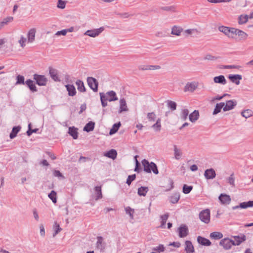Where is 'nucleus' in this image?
I'll list each match as a JSON object with an SVG mask.
<instances>
[{"label": "nucleus", "mask_w": 253, "mask_h": 253, "mask_svg": "<svg viewBox=\"0 0 253 253\" xmlns=\"http://www.w3.org/2000/svg\"><path fill=\"white\" fill-rule=\"evenodd\" d=\"M142 165L145 172L150 173L152 171L156 174L159 173L157 165L154 163H149L147 160L144 159L142 161Z\"/></svg>", "instance_id": "obj_1"}, {"label": "nucleus", "mask_w": 253, "mask_h": 253, "mask_svg": "<svg viewBox=\"0 0 253 253\" xmlns=\"http://www.w3.org/2000/svg\"><path fill=\"white\" fill-rule=\"evenodd\" d=\"M100 95L104 96L106 100L109 102L116 101L118 99L116 92L113 90H110L106 93L100 92Z\"/></svg>", "instance_id": "obj_2"}, {"label": "nucleus", "mask_w": 253, "mask_h": 253, "mask_svg": "<svg viewBox=\"0 0 253 253\" xmlns=\"http://www.w3.org/2000/svg\"><path fill=\"white\" fill-rule=\"evenodd\" d=\"M218 30L220 32L224 33L229 38L233 39L234 37V28H229L228 27L221 26L218 27Z\"/></svg>", "instance_id": "obj_3"}, {"label": "nucleus", "mask_w": 253, "mask_h": 253, "mask_svg": "<svg viewBox=\"0 0 253 253\" xmlns=\"http://www.w3.org/2000/svg\"><path fill=\"white\" fill-rule=\"evenodd\" d=\"M200 220L205 223H208L210 221V211L209 209L203 210L199 213Z\"/></svg>", "instance_id": "obj_4"}, {"label": "nucleus", "mask_w": 253, "mask_h": 253, "mask_svg": "<svg viewBox=\"0 0 253 253\" xmlns=\"http://www.w3.org/2000/svg\"><path fill=\"white\" fill-rule=\"evenodd\" d=\"M87 82L89 87L93 90V91L96 92L98 90V82L93 77H88L87 78Z\"/></svg>", "instance_id": "obj_5"}, {"label": "nucleus", "mask_w": 253, "mask_h": 253, "mask_svg": "<svg viewBox=\"0 0 253 253\" xmlns=\"http://www.w3.org/2000/svg\"><path fill=\"white\" fill-rule=\"evenodd\" d=\"M104 28L102 27L98 29H95L93 30H87L85 33L84 35L88 36L90 37L94 38L98 36L103 30Z\"/></svg>", "instance_id": "obj_6"}, {"label": "nucleus", "mask_w": 253, "mask_h": 253, "mask_svg": "<svg viewBox=\"0 0 253 253\" xmlns=\"http://www.w3.org/2000/svg\"><path fill=\"white\" fill-rule=\"evenodd\" d=\"M219 245L223 247L225 250H229L233 246V240L229 238H224L222 239Z\"/></svg>", "instance_id": "obj_7"}, {"label": "nucleus", "mask_w": 253, "mask_h": 253, "mask_svg": "<svg viewBox=\"0 0 253 253\" xmlns=\"http://www.w3.org/2000/svg\"><path fill=\"white\" fill-rule=\"evenodd\" d=\"M34 79L36 80L37 84L40 86L45 85L47 82L46 79L44 76L35 74Z\"/></svg>", "instance_id": "obj_8"}, {"label": "nucleus", "mask_w": 253, "mask_h": 253, "mask_svg": "<svg viewBox=\"0 0 253 253\" xmlns=\"http://www.w3.org/2000/svg\"><path fill=\"white\" fill-rule=\"evenodd\" d=\"M106 243L104 242V239L101 236L97 237L96 248L97 250L103 252L105 249Z\"/></svg>", "instance_id": "obj_9"}, {"label": "nucleus", "mask_w": 253, "mask_h": 253, "mask_svg": "<svg viewBox=\"0 0 253 253\" xmlns=\"http://www.w3.org/2000/svg\"><path fill=\"white\" fill-rule=\"evenodd\" d=\"M237 105V101L235 100L227 101L223 107V111H227L232 110Z\"/></svg>", "instance_id": "obj_10"}, {"label": "nucleus", "mask_w": 253, "mask_h": 253, "mask_svg": "<svg viewBox=\"0 0 253 253\" xmlns=\"http://www.w3.org/2000/svg\"><path fill=\"white\" fill-rule=\"evenodd\" d=\"M119 103L120 105L118 110V113L119 114H121L124 112H127L128 111L126 101L124 98L120 99Z\"/></svg>", "instance_id": "obj_11"}, {"label": "nucleus", "mask_w": 253, "mask_h": 253, "mask_svg": "<svg viewBox=\"0 0 253 253\" xmlns=\"http://www.w3.org/2000/svg\"><path fill=\"white\" fill-rule=\"evenodd\" d=\"M218 199L221 204L223 205H229L231 201L230 196L225 194H221Z\"/></svg>", "instance_id": "obj_12"}, {"label": "nucleus", "mask_w": 253, "mask_h": 253, "mask_svg": "<svg viewBox=\"0 0 253 253\" xmlns=\"http://www.w3.org/2000/svg\"><path fill=\"white\" fill-rule=\"evenodd\" d=\"M198 87V84L196 82L188 83L184 86V91L185 92L194 91Z\"/></svg>", "instance_id": "obj_13"}, {"label": "nucleus", "mask_w": 253, "mask_h": 253, "mask_svg": "<svg viewBox=\"0 0 253 253\" xmlns=\"http://www.w3.org/2000/svg\"><path fill=\"white\" fill-rule=\"evenodd\" d=\"M234 240H233V246H239L242 242L246 240V237L244 234H242L241 236H233Z\"/></svg>", "instance_id": "obj_14"}, {"label": "nucleus", "mask_w": 253, "mask_h": 253, "mask_svg": "<svg viewBox=\"0 0 253 253\" xmlns=\"http://www.w3.org/2000/svg\"><path fill=\"white\" fill-rule=\"evenodd\" d=\"M252 207H253V201H249L247 202L241 203L238 206L233 207L232 209L235 210L239 208L247 209L248 208Z\"/></svg>", "instance_id": "obj_15"}, {"label": "nucleus", "mask_w": 253, "mask_h": 253, "mask_svg": "<svg viewBox=\"0 0 253 253\" xmlns=\"http://www.w3.org/2000/svg\"><path fill=\"white\" fill-rule=\"evenodd\" d=\"M204 176L207 179H212L215 177L216 173L213 169H209L205 171Z\"/></svg>", "instance_id": "obj_16"}, {"label": "nucleus", "mask_w": 253, "mask_h": 253, "mask_svg": "<svg viewBox=\"0 0 253 253\" xmlns=\"http://www.w3.org/2000/svg\"><path fill=\"white\" fill-rule=\"evenodd\" d=\"M179 236L180 238L186 237L188 233V229L185 225H181L178 228Z\"/></svg>", "instance_id": "obj_17"}, {"label": "nucleus", "mask_w": 253, "mask_h": 253, "mask_svg": "<svg viewBox=\"0 0 253 253\" xmlns=\"http://www.w3.org/2000/svg\"><path fill=\"white\" fill-rule=\"evenodd\" d=\"M228 78L232 83H235L237 85H239L240 84V81L242 79L241 75L237 74L230 75Z\"/></svg>", "instance_id": "obj_18"}, {"label": "nucleus", "mask_w": 253, "mask_h": 253, "mask_svg": "<svg viewBox=\"0 0 253 253\" xmlns=\"http://www.w3.org/2000/svg\"><path fill=\"white\" fill-rule=\"evenodd\" d=\"M213 81L215 83L219 84L222 85H225L227 83L226 80L223 75L214 77L213 78Z\"/></svg>", "instance_id": "obj_19"}, {"label": "nucleus", "mask_w": 253, "mask_h": 253, "mask_svg": "<svg viewBox=\"0 0 253 253\" xmlns=\"http://www.w3.org/2000/svg\"><path fill=\"white\" fill-rule=\"evenodd\" d=\"M69 96H74L76 94L77 91L75 87L72 84H67L65 85Z\"/></svg>", "instance_id": "obj_20"}, {"label": "nucleus", "mask_w": 253, "mask_h": 253, "mask_svg": "<svg viewBox=\"0 0 253 253\" xmlns=\"http://www.w3.org/2000/svg\"><path fill=\"white\" fill-rule=\"evenodd\" d=\"M197 241L200 244L203 246H209L211 244V242L209 240L201 236L198 237Z\"/></svg>", "instance_id": "obj_21"}, {"label": "nucleus", "mask_w": 253, "mask_h": 253, "mask_svg": "<svg viewBox=\"0 0 253 253\" xmlns=\"http://www.w3.org/2000/svg\"><path fill=\"white\" fill-rule=\"evenodd\" d=\"M199 118V113L198 110H194L189 114V119L192 123H195Z\"/></svg>", "instance_id": "obj_22"}, {"label": "nucleus", "mask_w": 253, "mask_h": 253, "mask_svg": "<svg viewBox=\"0 0 253 253\" xmlns=\"http://www.w3.org/2000/svg\"><path fill=\"white\" fill-rule=\"evenodd\" d=\"M49 74L50 75V77L51 78L55 81H59L60 80L59 79L58 76V71L57 70L49 68Z\"/></svg>", "instance_id": "obj_23"}, {"label": "nucleus", "mask_w": 253, "mask_h": 253, "mask_svg": "<svg viewBox=\"0 0 253 253\" xmlns=\"http://www.w3.org/2000/svg\"><path fill=\"white\" fill-rule=\"evenodd\" d=\"M179 199L180 194L178 192L173 193L169 197V202L172 204L177 203Z\"/></svg>", "instance_id": "obj_24"}, {"label": "nucleus", "mask_w": 253, "mask_h": 253, "mask_svg": "<svg viewBox=\"0 0 253 253\" xmlns=\"http://www.w3.org/2000/svg\"><path fill=\"white\" fill-rule=\"evenodd\" d=\"M25 84L32 92H36L37 91L35 84L32 80L30 79L27 80Z\"/></svg>", "instance_id": "obj_25"}, {"label": "nucleus", "mask_w": 253, "mask_h": 253, "mask_svg": "<svg viewBox=\"0 0 253 253\" xmlns=\"http://www.w3.org/2000/svg\"><path fill=\"white\" fill-rule=\"evenodd\" d=\"M234 34L241 37V39L243 40L246 39L248 37V34L246 33L241 30L235 28H234Z\"/></svg>", "instance_id": "obj_26"}, {"label": "nucleus", "mask_w": 253, "mask_h": 253, "mask_svg": "<svg viewBox=\"0 0 253 253\" xmlns=\"http://www.w3.org/2000/svg\"><path fill=\"white\" fill-rule=\"evenodd\" d=\"M185 244V250L186 253H193L194 252V249L192 243L189 241H186Z\"/></svg>", "instance_id": "obj_27"}, {"label": "nucleus", "mask_w": 253, "mask_h": 253, "mask_svg": "<svg viewBox=\"0 0 253 253\" xmlns=\"http://www.w3.org/2000/svg\"><path fill=\"white\" fill-rule=\"evenodd\" d=\"M117 155V151L114 149H111L104 154V156L114 160L116 158Z\"/></svg>", "instance_id": "obj_28"}, {"label": "nucleus", "mask_w": 253, "mask_h": 253, "mask_svg": "<svg viewBox=\"0 0 253 253\" xmlns=\"http://www.w3.org/2000/svg\"><path fill=\"white\" fill-rule=\"evenodd\" d=\"M36 30L31 29L29 30L28 34V40L29 42H33L35 40Z\"/></svg>", "instance_id": "obj_29"}, {"label": "nucleus", "mask_w": 253, "mask_h": 253, "mask_svg": "<svg viewBox=\"0 0 253 253\" xmlns=\"http://www.w3.org/2000/svg\"><path fill=\"white\" fill-rule=\"evenodd\" d=\"M95 123L92 121L89 122L84 126L83 130L86 132L92 131L94 128Z\"/></svg>", "instance_id": "obj_30"}, {"label": "nucleus", "mask_w": 253, "mask_h": 253, "mask_svg": "<svg viewBox=\"0 0 253 253\" xmlns=\"http://www.w3.org/2000/svg\"><path fill=\"white\" fill-rule=\"evenodd\" d=\"M69 134L72 136L74 139H76L78 137L77 129L74 126L69 128Z\"/></svg>", "instance_id": "obj_31"}, {"label": "nucleus", "mask_w": 253, "mask_h": 253, "mask_svg": "<svg viewBox=\"0 0 253 253\" xmlns=\"http://www.w3.org/2000/svg\"><path fill=\"white\" fill-rule=\"evenodd\" d=\"M249 19V15L247 14L241 15L238 17V23L240 25L245 24L248 21Z\"/></svg>", "instance_id": "obj_32"}, {"label": "nucleus", "mask_w": 253, "mask_h": 253, "mask_svg": "<svg viewBox=\"0 0 253 253\" xmlns=\"http://www.w3.org/2000/svg\"><path fill=\"white\" fill-rule=\"evenodd\" d=\"M76 84L77 86V89L79 91L82 92L85 91L86 89L83 81L78 80L76 81Z\"/></svg>", "instance_id": "obj_33"}, {"label": "nucleus", "mask_w": 253, "mask_h": 253, "mask_svg": "<svg viewBox=\"0 0 253 253\" xmlns=\"http://www.w3.org/2000/svg\"><path fill=\"white\" fill-rule=\"evenodd\" d=\"M189 112L187 109H182L180 114V119L183 121H186L187 119Z\"/></svg>", "instance_id": "obj_34"}, {"label": "nucleus", "mask_w": 253, "mask_h": 253, "mask_svg": "<svg viewBox=\"0 0 253 253\" xmlns=\"http://www.w3.org/2000/svg\"><path fill=\"white\" fill-rule=\"evenodd\" d=\"M183 29L180 27L174 26L171 29V34L179 36L180 35Z\"/></svg>", "instance_id": "obj_35"}, {"label": "nucleus", "mask_w": 253, "mask_h": 253, "mask_svg": "<svg viewBox=\"0 0 253 253\" xmlns=\"http://www.w3.org/2000/svg\"><path fill=\"white\" fill-rule=\"evenodd\" d=\"M21 127L20 126H14L12 128V130L10 133L9 137L11 139H13L15 138L18 133V132L20 130Z\"/></svg>", "instance_id": "obj_36"}, {"label": "nucleus", "mask_w": 253, "mask_h": 253, "mask_svg": "<svg viewBox=\"0 0 253 253\" xmlns=\"http://www.w3.org/2000/svg\"><path fill=\"white\" fill-rule=\"evenodd\" d=\"M225 103L224 102H220L217 103L215 105V108L213 112V115H216L221 111L222 108L223 109Z\"/></svg>", "instance_id": "obj_37"}, {"label": "nucleus", "mask_w": 253, "mask_h": 253, "mask_svg": "<svg viewBox=\"0 0 253 253\" xmlns=\"http://www.w3.org/2000/svg\"><path fill=\"white\" fill-rule=\"evenodd\" d=\"M148 191L147 187L141 186L138 189V194L140 196H145Z\"/></svg>", "instance_id": "obj_38"}, {"label": "nucleus", "mask_w": 253, "mask_h": 253, "mask_svg": "<svg viewBox=\"0 0 253 253\" xmlns=\"http://www.w3.org/2000/svg\"><path fill=\"white\" fill-rule=\"evenodd\" d=\"M169 217V214L166 213L161 216V224L160 227L162 228H165L166 227V223Z\"/></svg>", "instance_id": "obj_39"}, {"label": "nucleus", "mask_w": 253, "mask_h": 253, "mask_svg": "<svg viewBox=\"0 0 253 253\" xmlns=\"http://www.w3.org/2000/svg\"><path fill=\"white\" fill-rule=\"evenodd\" d=\"M173 148L174 158L176 160H179L182 156V152L176 145H174Z\"/></svg>", "instance_id": "obj_40"}, {"label": "nucleus", "mask_w": 253, "mask_h": 253, "mask_svg": "<svg viewBox=\"0 0 253 253\" xmlns=\"http://www.w3.org/2000/svg\"><path fill=\"white\" fill-rule=\"evenodd\" d=\"M13 20V17L11 16L7 17L3 19V20L0 22V29H1L3 26L7 25L8 23L12 22Z\"/></svg>", "instance_id": "obj_41"}, {"label": "nucleus", "mask_w": 253, "mask_h": 253, "mask_svg": "<svg viewBox=\"0 0 253 253\" xmlns=\"http://www.w3.org/2000/svg\"><path fill=\"white\" fill-rule=\"evenodd\" d=\"M94 190L96 195L95 200H98V199H101L102 198V195L101 186H95Z\"/></svg>", "instance_id": "obj_42"}, {"label": "nucleus", "mask_w": 253, "mask_h": 253, "mask_svg": "<svg viewBox=\"0 0 253 253\" xmlns=\"http://www.w3.org/2000/svg\"><path fill=\"white\" fill-rule=\"evenodd\" d=\"M210 237L214 239H220L223 237V234L221 232H213L210 234Z\"/></svg>", "instance_id": "obj_43"}, {"label": "nucleus", "mask_w": 253, "mask_h": 253, "mask_svg": "<svg viewBox=\"0 0 253 253\" xmlns=\"http://www.w3.org/2000/svg\"><path fill=\"white\" fill-rule=\"evenodd\" d=\"M120 126H121L120 122H119L118 123H116V124H114L112 128L110 130V132H109L110 134L112 135V134L115 133L118 131V130Z\"/></svg>", "instance_id": "obj_44"}, {"label": "nucleus", "mask_w": 253, "mask_h": 253, "mask_svg": "<svg viewBox=\"0 0 253 253\" xmlns=\"http://www.w3.org/2000/svg\"><path fill=\"white\" fill-rule=\"evenodd\" d=\"M126 212V214H128L130 219H133V214L134 213V210L133 209H131L130 207H126L125 209Z\"/></svg>", "instance_id": "obj_45"}, {"label": "nucleus", "mask_w": 253, "mask_h": 253, "mask_svg": "<svg viewBox=\"0 0 253 253\" xmlns=\"http://www.w3.org/2000/svg\"><path fill=\"white\" fill-rule=\"evenodd\" d=\"M53 228L54 232L53 234V237H55L59 232L62 230V228L60 227L59 224H58L56 222H54Z\"/></svg>", "instance_id": "obj_46"}, {"label": "nucleus", "mask_w": 253, "mask_h": 253, "mask_svg": "<svg viewBox=\"0 0 253 253\" xmlns=\"http://www.w3.org/2000/svg\"><path fill=\"white\" fill-rule=\"evenodd\" d=\"M152 127L156 131H159L161 130V119H158L157 120L156 123L152 126Z\"/></svg>", "instance_id": "obj_47"}, {"label": "nucleus", "mask_w": 253, "mask_h": 253, "mask_svg": "<svg viewBox=\"0 0 253 253\" xmlns=\"http://www.w3.org/2000/svg\"><path fill=\"white\" fill-rule=\"evenodd\" d=\"M253 112L251 110L247 109L242 112V116L245 118H248L253 115Z\"/></svg>", "instance_id": "obj_48"}, {"label": "nucleus", "mask_w": 253, "mask_h": 253, "mask_svg": "<svg viewBox=\"0 0 253 253\" xmlns=\"http://www.w3.org/2000/svg\"><path fill=\"white\" fill-rule=\"evenodd\" d=\"M167 105L168 107L170 108L172 111L175 110L176 109V103L172 101L171 100H168L167 101Z\"/></svg>", "instance_id": "obj_49"}, {"label": "nucleus", "mask_w": 253, "mask_h": 253, "mask_svg": "<svg viewBox=\"0 0 253 253\" xmlns=\"http://www.w3.org/2000/svg\"><path fill=\"white\" fill-rule=\"evenodd\" d=\"M48 196L52 200L53 203H56L57 202L56 193L55 191L54 190L51 191Z\"/></svg>", "instance_id": "obj_50"}, {"label": "nucleus", "mask_w": 253, "mask_h": 253, "mask_svg": "<svg viewBox=\"0 0 253 253\" xmlns=\"http://www.w3.org/2000/svg\"><path fill=\"white\" fill-rule=\"evenodd\" d=\"M16 80H17V81L15 83L16 85L21 84H25V82H24L25 79H24V76H23L19 75H18L16 77Z\"/></svg>", "instance_id": "obj_51"}, {"label": "nucleus", "mask_w": 253, "mask_h": 253, "mask_svg": "<svg viewBox=\"0 0 253 253\" xmlns=\"http://www.w3.org/2000/svg\"><path fill=\"white\" fill-rule=\"evenodd\" d=\"M193 187L192 186H189L186 184H184L183 186V192L184 194H188L192 190Z\"/></svg>", "instance_id": "obj_52"}, {"label": "nucleus", "mask_w": 253, "mask_h": 253, "mask_svg": "<svg viewBox=\"0 0 253 253\" xmlns=\"http://www.w3.org/2000/svg\"><path fill=\"white\" fill-rule=\"evenodd\" d=\"M156 115L154 112L148 113L147 114V118L149 121L154 122L156 120Z\"/></svg>", "instance_id": "obj_53"}, {"label": "nucleus", "mask_w": 253, "mask_h": 253, "mask_svg": "<svg viewBox=\"0 0 253 253\" xmlns=\"http://www.w3.org/2000/svg\"><path fill=\"white\" fill-rule=\"evenodd\" d=\"M27 41V39L23 36H21L20 40L18 41L19 43L22 47H24L25 46V42Z\"/></svg>", "instance_id": "obj_54"}, {"label": "nucleus", "mask_w": 253, "mask_h": 253, "mask_svg": "<svg viewBox=\"0 0 253 253\" xmlns=\"http://www.w3.org/2000/svg\"><path fill=\"white\" fill-rule=\"evenodd\" d=\"M136 178V175L135 174L128 175L126 183L129 185L131 182L133 181Z\"/></svg>", "instance_id": "obj_55"}, {"label": "nucleus", "mask_w": 253, "mask_h": 253, "mask_svg": "<svg viewBox=\"0 0 253 253\" xmlns=\"http://www.w3.org/2000/svg\"><path fill=\"white\" fill-rule=\"evenodd\" d=\"M137 156H135V168L134 169V171L137 172H139L140 170V164L138 162V161L137 160Z\"/></svg>", "instance_id": "obj_56"}, {"label": "nucleus", "mask_w": 253, "mask_h": 253, "mask_svg": "<svg viewBox=\"0 0 253 253\" xmlns=\"http://www.w3.org/2000/svg\"><path fill=\"white\" fill-rule=\"evenodd\" d=\"M66 2L62 0H58L57 7L61 9H64L65 7Z\"/></svg>", "instance_id": "obj_57"}, {"label": "nucleus", "mask_w": 253, "mask_h": 253, "mask_svg": "<svg viewBox=\"0 0 253 253\" xmlns=\"http://www.w3.org/2000/svg\"><path fill=\"white\" fill-rule=\"evenodd\" d=\"M153 250L158 252L159 253L163 252L165 251V247L163 245H160L153 249Z\"/></svg>", "instance_id": "obj_58"}, {"label": "nucleus", "mask_w": 253, "mask_h": 253, "mask_svg": "<svg viewBox=\"0 0 253 253\" xmlns=\"http://www.w3.org/2000/svg\"><path fill=\"white\" fill-rule=\"evenodd\" d=\"M100 100L101 102L102 106L103 107H105L107 106V101L106 100V99L104 98V96H102L101 95H100Z\"/></svg>", "instance_id": "obj_59"}, {"label": "nucleus", "mask_w": 253, "mask_h": 253, "mask_svg": "<svg viewBox=\"0 0 253 253\" xmlns=\"http://www.w3.org/2000/svg\"><path fill=\"white\" fill-rule=\"evenodd\" d=\"M147 68H148L146 69L150 70H159L161 69V67L159 65H148Z\"/></svg>", "instance_id": "obj_60"}, {"label": "nucleus", "mask_w": 253, "mask_h": 253, "mask_svg": "<svg viewBox=\"0 0 253 253\" xmlns=\"http://www.w3.org/2000/svg\"><path fill=\"white\" fill-rule=\"evenodd\" d=\"M53 175L55 177H61V178H64V176L62 174V173L60 172V171L58 170H54L53 171Z\"/></svg>", "instance_id": "obj_61"}, {"label": "nucleus", "mask_w": 253, "mask_h": 253, "mask_svg": "<svg viewBox=\"0 0 253 253\" xmlns=\"http://www.w3.org/2000/svg\"><path fill=\"white\" fill-rule=\"evenodd\" d=\"M197 32V31L195 29H187L184 31V33L186 34V35H192L193 33Z\"/></svg>", "instance_id": "obj_62"}, {"label": "nucleus", "mask_w": 253, "mask_h": 253, "mask_svg": "<svg viewBox=\"0 0 253 253\" xmlns=\"http://www.w3.org/2000/svg\"><path fill=\"white\" fill-rule=\"evenodd\" d=\"M235 179L233 176V174H231L228 179V183L232 186H234Z\"/></svg>", "instance_id": "obj_63"}, {"label": "nucleus", "mask_w": 253, "mask_h": 253, "mask_svg": "<svg viewBox=\"0 0 253 253\" xmlns=\"http://www.w3.org/2000/svg\"><path fill=\"white\" fill-rule=\"evenodd\" d=\"M241 67L239 65H225L223 66V69H232V68H235V69H239Z\"/></svg>", "instance_id": "obj_64"}]
</instances>
